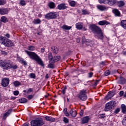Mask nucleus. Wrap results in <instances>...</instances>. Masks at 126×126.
Instances as JSON below:
<instances>
[{"instance_id": "42", "label": "nucleus", "mask_w": 126, "mask_h": 126, "mask_svg": "<svg viewBox=\"0 0 126 126\" xmlns=\"http://www.w3.org/2000/svg\"><path fill=\"white\" fill-rule=\"evenodd\" d=\"M31 78H36V75L34 73H31L30 74Z\"/></svg>"}, {"instance_id": "9", "label": "nucleus", "mask_w": 126, "mask_h": 126, "mask_svg": "<svg viewBox=\"0 0 126 126\" xmlns=\"http://www.w3.org/2000/svg\"><path fill=\"white\" fill-rule=\"evenodd\" d=\"M8 84H9V78H3L2 79L1 85L3 87H6L7 86H8Z\"/></svg>"}, {"instance_id": "55", "label": "nucleus", "mask_w": 126, "mask_h": 126, "mask_svg": "<svg viewBox=\"0 0 126 126\" xmlns=\"http://www.w3.org/2000/svg\"><path fill=\"white\" fill-rule=\"evenodd\" d=\"M2 55H4V56H6L7 55V52H6L5 51H1Z\"/></svg>"}, {"instance_id": "44", "label": "nucleus", "mask_w": 126, "mask_h": 126, "mask_svg": "<svg viewBox=\"0 0 126 126\" xmlns=\"http://www.w3.org/2000/svg\"><path fill=\"white\" fill-rule=\"evenodd\" d=\"M66 89H67V88L66 87H64L62 90V93H63V94H65V91H66Z\"/></svg>"}, {"instance_id": "46", "label": "nucleus", "mask_w": 126, "mask_h": 126, "mask_svg": "<svg viewBox=\"0 0 126 126\" xmlns=\"http://www.w3.org/2000/svg\"><path fill=\"white\" fill-rule=\"evenodd\" d=\"M98 118L100 119H104V118H106V116H105V114H100L98 115Z\"/></svg>"}, {"instance_id": "50", "label": "nucleus", "mask_w": 126, "mask_h": 126, "mask_svg": "<svg viewBox=\"0 0 126 126\" xmlns=\"http://www.w3.org/2000/svg\"><path fill=\"white\" fill-rule=\"evenodd\" d=\"M32 97H33V95L32 94H30L27 96V98L28 99H29V100H31V99H32Z\"/></svg>"}, {"instance_id": "14", "label": "nucleus", "mask_w": 126, "mask_h": 126, "mask_svg": "<svg viewBox=\"0 0 126 126\" xmlns=\"http://www.w3.org/2000/svg\"><path fill=\"white\" fill-rule=\"evenodd\" d=\"M70 116L72 117V118H75L77 115V113L76 112V111L74 109H71L69 111Z\"/></svg>"}, {"instance_id": "35", "label": "nucleus", "mask_w": 126, "mask_h": 126, "mask_svg": "<svg viewBox=\"0 0 126 126\" xmlns=\"http://www.w3.org/2000/svg\"><path fill=\"white\" fill-rule=\"evenodd\" d=\"M21 84V83L18 81H16L14 82V85L16 87L19 86V85H20Z\"/></svg>"}, {"instance_id": "7", "label": "nucleus", "mask_w": 126, "mask_h": 126, "mask_svg": "<svg viewBox=\"0 0 126 126\" xmlns=\"http://www.w3.org/2000/svg\"><path fill=\"white\" fill-rule=\"evenodd\" d=\"M78 97L82 101H86L87 100V95H86V90H82L80 91Z\"/></svg>"}, {"instance_id": "19", "label": "nucleus", "mask_w": 126, "mask_h": 126, "mask_svg": "<svg viewBox=\"0 0 126 126\" xmlns=\"http://www.w3.org/2000/svg\"><path fill=\"white\" fill-rule=\"evenodd\" d=\"M89 117L87 116V117H84L82 119V124H87V123H88V122H89Z\"/></svg>"}, {"instance_id": "13", "label": "nucleus", "mask_w": 126, "mask_h": 126, "mask_svg": "<svg viewBox=\"0 0 126 126\" xmlns=\"http://www.w3.org/2000/svg\"><path fill=\"white\" fill-rule=\"evenodd\" d=\"M115 95V93L112 92H109L108 94L106 97H105V100H108V99H111L112 97H114Z\"/></svg>"}, {"instance_id": "28", "label": "nucleus", "mask_w": 126, "mask_h": 126, "mask_svg": "<svg viewBox=\"0 0 126 126\" xmlns=\"http://www.w3.org/2000/svg\"><path fill=\"white\" fill-rule=\"evenodd\" d=\"M69 5L72 7H74L76 5V2L74 0H70L68 1Z\"/></svg>"}, {"instance_id": "23", "label": "nucleus", "mask_w": 126, "mask_h": 126, "mask_svg": "<svg viewBox=\"0 0 126 126\" xmlns=\"http://www.w3.org/2000/svg\"><path fill=\"white\" fill-rule=\"evenodd\" d=\"M97 8H98V9L101 10V11H103V10H105V9H107V7H106L105 6L101 5H98L97 6Z\"/></svg>"}, {"instance_id": "6", "label": "nucleus", "mask_w": 126, "mask_h": 126, "mask_svg": "<svg viewBox=\"0 0 126 126\" xmlns=\"http://www.w3.org/2000/svg\"><path fill=\"white\" fill-rule=\"evenodd\" d=\"M58 17V13L56 12H51L45 15V19H55Z\"/></svg>"}, {"instance_id": "26", "label": "nucleus", "mask_w": 126, "mask_h": 126, "mask_svg": "<svg viewBox=\"0 0 126 126\" xmlns=\"http://www.w3.org/2000/svg\"><path fill=\"white\" fill-rule=\"evenodd\" d=\"M51 50L54 54H58L59 53V49L56 46H52L51 47Z\"/></svg>"}, {"instance_id": "33", "label": "nucleus", "mask_w": 126, "mask_h": 126, "mask_svg": "<svg viewBox=\"0 0 126 126\" xmlns=\"http://www.w3.org/2000/svg\"><path fill=\"white\" fill-rule=\"evenodd\" d=\"M33 23L34 24H40L41 23V20L40 19H34Z\"/></svg>"}, {"instance_id": "3", "label": "nucleus", "mask_w": 126, "mask_h": 126, "mask_svg": "<svg viewBox=\"0 0 126 126\" xmlns=\"http://www.w3.org/2000/svg\"><path fill=\"white\" fill-rule=\"evenodd\" d=\"M0 43L1 45H4L7 48H11L14 46V43L10 39L6 38L5 37L1 36L0 37Z\"/></svg>"}, {"instance_id": "16", "label": "nucleus", "mask_w": 126, "mask_h": 126, "mask_svg": "<svg viewBox=\"0 0 126 126\" xmlns=\"http://www.w3.org/2000/svg\"><path fill=\"white\" fill-rule=\"evenodd\" d=\"M12 112V110L11 109H9L7 112H6L3 116V119L4 120H5V119H6V118H7V117H8V116H9L11 114V112Z\"/></svg>"}, {"instance_id": "37", "label": "nucleus", "mask_w": 126, "mask_h": 126, "mask_svg": "<svg viewBox=\"0 0 126 126\" xmlns=\"http://www.w3.org/2000/svg\"><path fill=\"white\" fill-rule=\"evenodd\" d=\"M48 59L50 60V62H52L53 61V56H52V53H50L48 54Z\"/></svg>"}, {"instance_id": "5", "label": "nucleus", "mask_w": 126, "mask_h": 126, "mask_svg": "<svg viewBox=\"0 0 126 126\" xmlns=\"http://www.w3.org/2000/svg\"><path fill=\"white\" fill-rule=\"evenodd\" d=\"M32 126H42L45 125V122L41 118H38L31 122Z\"/></svg>"}, {"instance_id": "31", "label": "nucleus", "mask_w": 126, "mask_h": 126, "mask_svg": "<svg viewBox=\"0 0 126 126\" xmlns=\"http://www.w3.org/2000/svg\"><path fill=\"white\" fill-rule=\"evenodd\" d=\"M1 19V21L2 22H4V23H5V22H7V21H8V19H7V18H6V17L4 16H2Z\"/></svg>"}, {"instance_id": "39", "label": "nucleus", "mask_w": 126, "mask_h": 126, "mask_svg": "<svg viewBox=\"0 0 126 126\" xmlns=\"http://www.w3.org/2000/svg\"><path fill=\"white\" fill-rule=\"evenodd\" d=\"M6 3L5 0H0V5H4Z\"/></svg>"}, {"instance_id": "11", "label": "nucleus", "mask_w": 126, "mask_h": 126, "mask_svg": "<svg viewBox=\"0 0 126 126\" xmlns=\"http://www.w3.org/2000/svg\"><path fill=\"white\" fill-rule=\"evenodd\" d=\"M98 24L100 26H104V25H110V24H111V23L106 20H103L98 22Z\"/></svg>"}, {"instance_id": "43", "label": "nucleus", "mask_w": 126, "mask_h": 126, "mask_svg": "<svg viewBox=\"0 0 126 126\" xmlns=\"http://www.w3.org/2000/svg\"><path fill=\"white\" fill-rule=\"evenodd\" d=\"M110 70H106L105 71L104 74L105 76H108V75H110Z\"/></svg>"}, {"instance_id": "63", "label": "nucleus", "mask_w": 126, "mask_h": 126, "mask_svg": "<svg viewBox=\"0 0 126 126\" xmlns=\"http://www.w3.org/2000/svg\"><path fill=\"white\" fill-rule=\"evenodd\" d=\"M80 116H81V117H82V116H83V111L82 110L80 112Z\"/></svg>"}, {"instance_id": "40", "label": "nucleus", "mask_w": 126, "mask_h": 126, "mask_svg": "<svg viewBox=\"0 0 126 126\" xmlns=\"http://www.w3.org/2000/svg\"><path fill=\"white\" fill-rule=\"evenodd\" d=\"M63 122H64L65 124H68L69 120H68V119L66 118V117H63Z\"/></svg>"}, {"instance_id": "62", "label": "nucleus", "mask_w": 126, "mask_h": 126, "mask_svg": "<svg viewBox=\"0 0 126 126\" xmlns=\"http://www.w3.org/2000/svg\"><path fill=\"white\" fill-rule=\"evenodd\" d=\"M65 115L66 116V117H69V116H70V113H65Z\"/></svg>"}, {"instance_id": "56", "label": "nucleus", "mask_w": 126, "mask_h": 126, "mask_svg": "<svg viewBox=\"0 0 126 126\" xmlns=\"http://www.w3.org/2000/svg\"><path fill=\"white\" fill-rule=\"evenodd\" d=\"M4 37H5V38H10V35H9V33H6L4 35Z\"/></svg>"}, {"instance_id": "29", "label": "nucleus", "mask_w": 126, "mask_h": 126, "mask_svg": "<svg viewBox=\"0 0 126 126\" xmlns=\"http://www.w3.org/2000/svg\"><path fill=\"white\" fill-rule=\"evenodd\" d=\"M121 109L123 114H126V106L125 104L121 105Z\"/></svg>"}, {"instance_id": "51", "label": "nucleus", "mask_w": 126, "mask_h": 126, "mask_svg": "<svg viewBox=\"0 0 126 126\" xmlns=\"http://www.w3.org/2000/svg\"><path fill=\"white\" fill-rule=\"evenodd\" d=\"M33 92V89L32 88H30L28 90L27 93H30L31 92Z\"/></svg>"}, {"instance_id": "30", "label": "nucleus", "mask_w": 126, "mask_h": 126, "mask_svg": "<svg viewBox=\"0 0 126 126\" xmlns=\"http://www.w3.org/2000/svg\"><path fill=\"white\" fill-rule=\"evenodd\" d=\"M118 83H120V84H125V83H126V79L121 78L118 81Z\"/></svg>"}, {"instance_id": "20", "label": "nucleus", "mask_w": 126, "mask_h": 126, "mask_svg": "<svg viewBox=\"0 0 126 126\" xmlns=\"http://www.w3.org/2000/svg\"><path fill=\"white\" fill-rule=\"evenodd\" d=\"M113 12L116 16H117V17L121 16V12L117 9H114L113 10Z\"/></svg>"}, {"instance_id": "59", "label": "nucleus", "mask_w": 126, "mask_h": 126, "mask_svg": "<svg viewBox=\"0 0 126 126\" xmlns=\"http://www.w3.org/2000/svg\"><path fill=\"white\" fill-rule=\"evenodd\" d=\"M99 80H97L96 81H95L94 84V86H97V84L99 83Z\"/></svg>"}, {"instance_id": "10", "label": "nucleus", "mask_w": 126, "mask_h": 126, "mask_svg": "<svg viewBox=\"0 0 126 126\" xmlns=\"http://www.w3.org/2000/svg\"><path fill=\"white\" fill-rule=\"evenodd\" d=\"M57 7L59 10H63L64 9H66V8H68V6H67V4L64 3H62L59 4Z\"/></svg>"}, {"instance_id": "54", "label": "nucleus", "mask_w": 126, "mask_h": 126, "mask_svg": "<svg viewBox=\"0 0 126 126\" xmlns=\"http://www.w3.org/2000/svg\"><path fill=\"white\" fill-rule=\"evenodd\" d=\"M100 67H103V66H105V62H102L100 64Z\"/></svg>"}, {"instance_id": "61", "label": "nucleus", "mask_w": 126, "mask_h": 126, "mask_svg": "<svg viewBox=\"0 0 126 126\" xmlns=\"http://www.w3.org/2000/svg\"><path fill=\"white\" fill-rule=\"evenodd\" d=\"M122 124L124 126H126V121H124V120L122 121Z\"/></svg>"}, {"instance_id": "18", "label": "nucleus", "mask_w": 126, "mask_h": 126, "mask_svg": "<svg viewBox=\"0 0 126 126\" xmlns=\"http://www.w3.org/2000/svg\"><path fill=\"white\" fill-rule=\"evenodd\" d=\"M48 6L51 9H54V8H56V4L53 1L49 2L48 4Z\"/></svg>"}, {"instance_id": "25", "label": "nucleus", "mask_w": 126, "mask_h": 126, "mask_svg": "<svg viewBox=\"0 0 126 126\" xmlns=\"http://www.w3.org/2000/svg\"><path fill=\"white\" fill-rule=\"evenodd\" d=\"M61 60V56H55L52 59L53 63H56V62H59Z\"/></svg>"}, {"instance_id": "47", "label": "nucleus", "mask_w": 126, "mask_h": 126, "mask_svg": "<svg viewBox=\"0 0 126 126\" xmlns=\"http://www.w3.org/2000/svg\"><path fill=\"white\" fill-rule=\"evenodd\" d=\"M48 67L50 68H54V67H55V65H54V64L50 63L48 64Z\"/></svg>"}, {"instance_id": "45", "label": "nucleus", "mask_w": 126, "mask_h": 126, "mask_svg": "<svg viewBox=\"0 0 126 126\" xmlns=\"http://www.w3.org/2000/svg\"><path fill=\"white\" fill-rule=\"evenodd\" d=\"M17 61H18V62H19V63H21L22 62H23L24 60V59H23V58H20L19 57H17Z\"/></svg>"}, {"instance_id": "53", "label": "nucleus", "mask_w": 126, "mask_h": 126, "mask_svg": "<svg viewBox=\"0 0 126 126\" xmlns=\"http://www.w3.org/2000/svg\"><path fill=\"white\" fill-rule=\"evenodd\" d=\"M21 63H22V64H24V65H27V62L24 60L21 62Z\"/></svg>"}, {"instance_id": "24", "label": "nucleus", "mask_w": 126, "mask_h": 126, "mask_svg": "<svg viewBox=\"0 0 126 126\" xmlns=\"http://www.w3.org/2000/svg\"><path fill=\"white\" fill-rule=\"evenodd\" d=\"M120 25L124 28V29H126V20H123L121 21Z\"/></svg>"}, {"instance_id": "17", "label": "nucleus", "mask_w": 126, "mask_h": 126, "mask_svg": "<svg viewBox=\"0 0 126 126\" xmlns=\"http://www.w3.org/2000/svg\"><path fill=\"white\" fill-rule=\"evenodd\" d=\"M117 2V0H107V4L110 6L114 5V4H116Z\"/></svg>"}, {"instance_id": "1", "label": "nucleus", "mask_w": 126, "mask_h": 126, "mask_svg": "<svg viewBox=\"0 0 126 126\" xmlns=\"http://www.w3.org/2000/svg\"><path fill=\"white\" fill-rule=\"evenodd\" d=\"M89 29L94 34L95 38H97L100 40L104 39V34L101 28L95 24H91L89 25Z\"/></svg>"}, {"instance_id": "12", "label": "nucleus", "mask_w": 126, "mask_h": 126, "mask_svg": "<svg viewBox=\"0 0 126 126\" xmlns=\"http://www.w3.org/2000/svg\"><path fill=\"white\" fill-rule=\"evenodd\" d=\"M7 13H8V10L7 8H0V14H1V15H4V14H7Z\"/></svg>"}, {"instance_id": "15", "label": "nucleus", "mask_w": 126, "mask_h": 126, "mask_svg": "<svg viewBox=\"0 0 126 126\" xmlns=\"http://www.w3.org/2000/svg\"><path fill=\"white\" fill-rule=\"evenodd\" d=\"M76 28L78 30H81L83 28V23L81 22L77 23L75 24Z\"/></svg>"}, {"instance_id": "48", "label": "nucleus", "mask_w": 126, "mask_h": 126, "mask_svg": "<svg viewBox=\"0 0 126 126\" xmlns=\"http://www.w3.org/2000/svg\"><path fill=\"white\" fill-rule=\"evenodd\" d=\"M119 95L120 97L124 96V95H125V92H124V91H120V92L119 93Z\"/></svg>"}, {"instance_id": "49", "label": "nucleus", "mask_w": 126, "mask_h": 126, "mask_svg": "<svg viewBox=\"0 0 126 126\" xmlns=\"http://www.w3.org/2000/svg\"><path fill=\"white\" fill-rule=\"evenodd\" d=\"M120 111V108H117L115 109L114 113L115 114H118V113H119Z\"/></svg>"}, {"instance_id": "4", "label": "nucleus", "mask_w": 126, "mask_h": 126, "mask_svg": "<svg viewBox=\"0 0 126 126\" xmlns=\"http://www.w3.org/2000/svg\"><path fill=\"white\" fill-rule=\"evenodd\" d=\"M0 66L3 68V69L8 70L12 68V64L10 63V60H1L0 61Z\"/></svg>"}, {"instance_id": "36", "label": "nucleus", "mask_w": 126, "mask_h": 126, "mask_svg": "<svg viewBox=\"0 0 126 126\" xmlns=\"http://www.w3.org/2000/svg\"><path fill=\"white\" fill-rule=\"evenodd\" d=\"M82 12L84 15H86V14H89V11L86 9L82 10Z\"/></svg>"}, {"instance_id": "22", "label": "nucleus", "mask_w": 126, "mask_h": 126, "mask_svg": "<svg viewBox=\"0 0 126 126\" xmlns=\"http://www.w3.org/2000/svg\"><path fill=\"white\" fill-rule=\"evenodd\" d=\"M119 7H122V6H124L125 3V1L123 0L117 1V3Z\"/></svg>"}, {"instance_id": "41", "label": "nucleus", "mask_w": 126, "mask_h": 126, "mask_svg": "<svg viewBox=\"0 0 126 126\" xmlns=\"http://www.w3.org/2000/svg\"><path fill=\"white\" fill-rule=\"evenodd\" d=\"M20 3L21 5H23V6L26 5V2H25V0H21L20 1Z\"/></svg>"}, {"instance_id": "60", "label": "nucleus", "mask_w": 126, "mask_h": 126, "mask_svg": "<svg viewBox=\"0 0 126 126\" xmlns=\"http://www.w3.org/2000/svg\"><path fill=\"white\" fill-rule=\"evenodd\" d=\"M41 53H44L45 52V48H42L40 50Z\"/></svg>"}, {"instance_id": "64", "label": "nucleus", "mask_w": 126, "mask_h": 126, "mask_svg": "<svg viewBox=\"0 0 126 126\" xmlns=\"http://www.w3.org/2000/svg\"><path fill=\"white\" fill-rule=\"evenodd\" d=\"M23 126H29V124H28V123H25L23 125Z\"/></svg>"}, {"instance_id": "38", "label": "nucleus", "mask_w": 126, "mask_h": 126, "mask_svg": "<svg viewBox=\"0 0 126 126\" xmlns=\"http://www.w3.org/2000/svg\"><path fill=\"white\" fill-rule=\"evenodd\" d=\"M35 47L33 46H30L28 47V50H29V51H35Z\"/></svg>"}, {"instance_id": "57", "label": "nucleus", "mask_w": 126, "mask_h": 126, "mask_svg": "<svg viewBox=\"0 0 126 126\" xmlns=\"http://www.w3.org/2000/svg\"><path fill=\"white\" fill-rule=\"evenodd\" d=\"M93 76V72H91L89 73V77L90 78H91V77H92V76Z\"/></svg>"}, {"instance_id": "2", "label": "nucleus", "mask_w": 126, "mask_h": 126, "mask_svg": "<svg viewBox=\"0 0 126 126\" xmlns=\"http://www.w3.org/2000/svg\"><path fill=\"white\" fill-rule=\"evenodd\" d=\"M25 53L29 56V57L32 60H33V61H35L38 64L41 65V66H44V63L42 59L40 58V57L36 54L35 52L29 51L28 50H25Z\"/></svg>"}, {"instance_id": "58", "label": "nucleus", "mask_w": 126, "mask_h": 126, "mask_svg": "<svg viewBox=\"0 0 126 126\" xmlns=\"http://www.w3.org/2000/svg\"><path fill=\"white\" fill-rule=\"evenodd\" d=\"M12 68H13V69H16V68H17V65H15L13 66L12 65Z\"/></svg>"}, {"instance_id": "52", "label": "nucleus", "mask_w": 126, "mask_h": 126, "mask_svg": "<svg viewBox=\"0 0 126 126\" xmlns=\"http://www.w3.org/2000/svg\"><path fill=\"white\" fill-rule=\"evenodd\" d=\"M19 94V92L18 91H15L14 92V95L17 96Z\"/></svg>"}, {"instance_id": "34", "label": "nucleus", "mask_w": 126, "mask_h": 126, "mask_svg": "<svg viewBox=\"0 0 126 126\" xmlns=\"http://www.w3.org/2000/svg\"><path fill=\"white\" fill-rule=\"evenodd\" d=\"M99 3H104V4H108V0H98Z\"/></svg>"}, {"instance_id": "21", "label": "nucleus", "mask_w": 126, "mask_h": 126, "mask_svg": "<svg viewBox=\"0 0 126 126\" xmlns=\"http://www.w3.org/2000/svg\"><path fill=\"white\" fill-rule=\"evenodd\" d=\"M45 120L48 122H55V121H56V119L50 116H46Z\"/></svg>"}, {"instance_id": "27", "label": "nucleus", "mask_w": 126, "mask_h": 126, "mask_svg": "<svg viewBox=\"0 0 126 126\" xmlns=\"http://www.w3.org/2000/svg\"><path fill=\"white\" fill-rule=\"evenodd\" d=\"M62 29H63V30H70V29H71V28H72V27L71 26H68L67 25H63L62 27Z\"/></svg>"}, {"instance_id": "8", "label": "nucleus", "mask_w": 126, "mask_h": 126, "mask_svg": "<svg viewBox=\"0 0 126 126\" xmlns=\"http://www.w3.org/2000/svg\"><path fill=\"white\" fill-rule=\"evenodd\" d=\"M116 104V101H110L105 105V107L104 108V111H110L113 109V107Z\"/></svg>"}, {"instance_id": "32", "label": "nucleus", "mask_w": 126, "mask_h": 126, "mask_svg": "<svg viewBox=\"0 0 126 126\" xmlns=\"http://www.w3.org/2000/svg\"><path fill=\"white\" fill-rule=\"evenodd\" d=\"M20 103H27V99L23 97L19 99Z\"/></svg>"}]
</instances>
